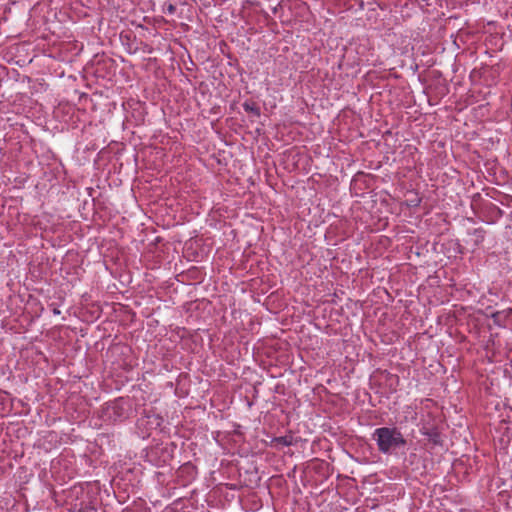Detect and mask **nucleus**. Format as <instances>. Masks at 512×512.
I'll return each instance as SVG.
<instances>
[{"label": "nucleus", "mask_w": 512, "mask_h": 512, "mask_svg": "<svg viewBox=\"0 0 512 512\" xmlns=\"http://www.w3.org/2000/svg\"><path fill=\"white\" fill-rule=\"evenodd\" d=\"M377 449L384 455H392L407 446V439L396 426L376 428L372 433Z\"/></svg>", "instance_id": "1"}, {"label": "nucleus", "mask_w": 512, "mask_h": 512, "mask_svg": "<svg viewBox=\"0 0 512 512\" xmlns=\"http://www.w3.org/2000/svg\"><path fill=\"white\" fill-rule=\"evenodd\" d=\"M105 415L113 422H121L128 417L126 402L122 399H116L107 404Z\"/></svg>", "instance_id": "2"}, {"label": "nucleus", "mask_w": 512, "mask_h": 512, "mask_svg": "<svg viewBox=\"0 0 512 512\" xmlns=\"http://www.w3.org/2000/svg\"><path fill=\"white\" fill-rule=\"evenodd\" d=\"M420 433L427 438L432 447L443 445V439L438 427L424 424L420 428Z\"/></svg>", "instance_id": "3"}, {"label": "nucleus", "mask_w": 512, "mask_h": 512, "mask_svg": "<svg viewBox=\"0 0 512 512\" xmlns=\"http://www.w3.org/2000/svg\"><path fill=\"white\" fill-rule=\"evenodd\" d=\"M162 418L156 414H146L145 417H141L138 420L140 426L146 425L147 429L157 428L161 425Z\"/></svg>", "instance_id": "4"}, {"label": "nucleus", "mask_w": 512, "mask_h": 512, "mask_svg": "<svg viewBox=\"0 0 512 512\" xmlns=\"http://www.w3.org/2000/svg\"><path fill=\"white\" fill-rule=\"evenodd\" d=\"M511 310L496 311L492 313L491 318L497 326H505L507 318L510 316Z\"/></svg>", "instance_id": "5"}, {"label": "nucleus", "mask_w": 512, "mask_h": 512, "mask_svg": "<svg viewBox=\"0 0 512 512\" xmlns=\"http://www.w3.org/2000/svg\"><path fill=\"white\" fill-rule=\"evenodd\" d=\"M242 107L245 110V112L250 113L255 117H260L261 115L260 108L254 101L247 100L242 104Z\"/></svg>", "instance_id": "6"}, {"label": "nucleus", "mask_w": 512, "mask_h": 512, "mask_svg": "<svg viewBox=\"0 0 512 512\" xmlns=\"http://www.w3.org/2000/svg\"><path fill=\"white\" fill-rule=\"evenodd\" d=\"M273 442L276 444V445H281V446H291L293 445V436L292 435H285V436H279V437H275L273 439Z\"/></svg>", "instance_id": "7"}, {"label": "nucleus", "mask_w": 512, "mask_h": 512, "mask_svg": "<svg viewBox=\"0 0 512 512\" xmlns=\"http://www.w3.org/2000/svg\"><path fill=\"white\" fill-rule=\"evenodd\" d=\"M470 234L475 236V244L479 245L484 241L486 232L483 228H475Z\"/></svg>", "instance_id": "8"}, {"label": "nucleus", "mask_w": 512, "mask_h": 512, "mask_svg": "<svg viewBox=\"0 0 512 512\" xmlns=\"http://www.w3.org/2000/svg\"><path fill=\"white\" fill-rule=\"evenodd\" d=\"M176 11V6L173 5V4H168L165 8V12L168 13V14H174Z\"/></svg>", "instance_id": "9"}, {"label": "nucleus", "mask_w": 512, "mask_h": 512, "mask_svg": "<svg viewBox=\"0 0 512 512\" xmlns=\"http://www.w3.org/2000/svg\"><path fill=\"white\" fill-rule=\"evenodd\" d=\"M419 204H420V199L416 198L415 200H411L409 205L416 207Z\"/></svg>", "instance_id": "10"}, {"label": "nucleus", "mask_w": 512, "mask_h": 512, "mask_svg": "<svg viewBox=\"0 0 512 512\" xmlns=\"http://www.w3.org/2000/svg\"><path fill=\"white\" fill-rule=\"evenodd\" d=\"M60 313H61V311L58 308L53 309V314L59 315Z\"/></svg>", "instance_id": "11"}]
</instances>
